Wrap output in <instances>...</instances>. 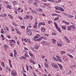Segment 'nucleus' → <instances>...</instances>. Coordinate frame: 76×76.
<instances>
[{"label":"nucleus","mask_w":76,"mask_h":76,"mask_svg":"<svg viewBox=\"0 0 76 76\" xmlns=\"http://www.w3.org/2000/svg\"><path fill=\"white\" fill-rule=\"evenodd\" d=\"M54 24L55 25L56 28L57 29V31H58L59 32H61V31L60 28H58V27L57 26V23H54Z\"/></svg>","instance_id":"nucleus-1"},{"label":"nucleus","mask_w":76,"mask_h":76,"mask_svg":"<svg viewBox=\"0 0 76 76\" xmlns=\"http://www.w3.org/2000/svg\"><path fill=\"white\" fill-rule=\"evenodd\" d=\"M51 64L53 67H54L55 69H58V66L56 64L52 63Z\"/></svg>","instance_id":"nucleus-2"},{"label":"nucleus","mask_w":76,"mask_h":76,"mask_svg":"<svg viewBox=\"0 0 76 76\" xmlns=\"http://www.w3.org/2000/svg\"><path fill=\"white\" fill-rule=\"evenodd\" d=\"M26 33L28 35H30V36H31V34H32V32H31V31L30 30H29V31H28V32H27Z\"/></svg>","instance_id":"nucleus-3"},{"label":"nucleus","mask_w":76,"mask_h":76,"mask_svg":"<svg viewBox=\"0 0 76 76\" xmlns=\"http://www.w3.org/2000/svg\"><path fill=\"white\" fill-rule=\"evenodd\" d=\"M72 28V27L71 26H68L67 27V29L68 31H71L72 30V29H71V28Z\"/></svg>","instance_id":"nucleus-4"},{"label":"nucleus","mask_w":76,"mask_h":76,"mask_svg":"<svg viewBox=\"0 0 76 76\" xmlns=\"http://www.w3.org/2000/svg\"><path fill=\"white\" fill-rule=\"evenodd\" d=\"M66 16L68 17V18H73V15H71L67 14L66 15Z\"/></svg>","instance_id":"nucleus-5"},{"label":"nucleus","mask_w":76,"mask_h":76,"mask_svg":"<svg viewBox=\"0 0 76 76\" xmlns=\"http://www.w3.org/2000/svg\"><path fill=\"white\" fill-rule=\"evenodd\" d=\"M61 7L57 6L55 7V9H56V10H61Z\"/></svg>","instance_id":"nucleus-6"},{"label":"nucleus","mask_w":76,"mask_h":76,"mask_svg":"<svg viewBox=\"0 0 76 76\" xmlns=\"http://www.w3.org/2000/svg\"><path fill=\"white\" fill-rule=\"evenodd\" d=\"M41 25H45V23H40L39 24V27Z\"/></svg>","instance_id":"nucleus-7"},{"label":"nucleus","mask_w":76,"mask_h":76,"mask_svg":"<svg viewBox=\"0 0 76 76\" xmlns=\"http://www.w3.org/2000/svg\"><path fill=\"white\" fill-rule=\"evenodd\" d=\"M28 2L30 4H31L33 3L32 0H28Z\"/></svg>","instance_id":"nucleus-8"},{"label":"nucleus","mask_w":76,"mask_h":76,"mask_svg":"<svg viewBox=\"0 0 76 76\" xmlns=\"http://www.w3.org/2000/svg\"><path fill=\"white\" fill-rule=\"evenodd\" d=\"M12 4L14 5H17L18 3H17V2L14 1L12 2Z\"/></svg>","instance_id":"nucleus-9"},{"label":"nucleus","mask_w":76,"mask_h":76,"mask_svg":"<svg viewBox=\"0 0 76 76\" xmlns=\"http://www.w3.org/2000/svg\"><path fill=\"white\" fill-rule=\"evenodd\" d=\"M41 31L42 32H45V28H42Z\"/></svg>","instance_id":"nucleus-10"},{"label":"nucleus","mask_w":76,"mask_h":76,"mask_svg":"<svg viewBox=\"0 0 76 76\" xmlns=\"http://www.w3.org/2000/svg\"><path fill=\"white\" fill-rule=\"evenodd\" d=\"M52 42H53V44L54 45L56 44V40L55 39H53Z\"/></svg>","instance_id":"nucleus-11"},{"label":"nucleus","mask_w":76,"mask_h":76,"mask_svg":"<svg viewBox=\"0 0 76 76\" xmlns=\"http://www.w3.org/2000/svg\"><path fill=\"white\" fill-rule=\"evenodd\" d=\"M62 22L65 23H66V24H67V25H69V23H68L64 20H63Z\"/></svg>","instance_id":"nucleus-12"},{"label":"nucleus","mask_w":76,"mask_h":76,"mask_svg":"<svg viewBox=\"0 0 76 76\" xmlns=\"http://www.w3.org/2000/svg\"><path fill=\"white\" fill-rule=\"evenodd\" d=\"M27 41L28 42L29 44H31V40L29 39H27Z\"/></svg>","instance_id":"nucleus-13"},{"label":"nucleus","mask_w":76,"mask_h":76,"mask_svg":"<svg viewBox=\"0 0 76 76\" xmlns=\"http://www.w3.org/2000/svg\"><path fill=\"white\" fill-rule=\"evenodd\" d=\"M8 48V46L6 45H5L4 47V49H6V48Z\"/></svg>","instance_id":"nucleus-14"},{"label":"nucleus","mask_w":76,"mask_h":76,"mask_svg":"<svg viewBox=\"0 0 76 76\" xmlns=\"http://www.w3.org/2000/svg\"><path fill=\"white\" fill-rule=\"evenodd\" d=\"M53 58L54 60H55V61H58V59H56V58L54 57H53Z\"/></svg>","instance_id":"nucleus-15"},{"label":"nucleus","mask_w":76,"mask_h":76,"mask_svg":"<svg viewBox=\"0 0 76 76\" xmlns=\"http://www.w3.org/2000/svg\"><path fill=\"white\" fill-rule=\"evenodd\" d=\"M61 1L60 0H58V1H55V3H60V2Z\"/></svg>","instance_id":"nucleus-16"},{"label":"nucleus","mask_w":76,"mask_h":76,"mask_svg":"<svg viewBox=\"0 0 76 76\" xmlns=\"http://www.w3.org/2000/svg\"><path fill=\"white\" fill-rule=\"evenodd\" d=\"M45 66H46V67L47 68H48V64H47V63H45Z\"/></svg>","instance_id":"nucleus-17"},{"label":"nucleus","mask_w":76,"mask_h":76,"mask_svg":"<svg viewBox=\"0 0 76 76\" xmlns=\"http://www.w3.org/2000/svg\"><path fill=\"white\" fill-rule=\"evenodd\" d=\"M34 4L35 7H38V4H37V3H36V2L34 3Z\"/></svg>","instance_id":"nucleus-18"},{"label":"nucleus","mask_w":76,"mask_h":76,"mask_svg":"<svg viewBox=\"0 0 76 76\" xmlns=\"http://www.w3.org/2000/svg\"><path fill=\"white\" fill-rule=\"evenodd\" d=\"M47 43V42L45 41H43V43L42 44V45H45Z\"/></svg>","instance_id":"nucleus-19"},{"label":"nucleus","mask_w":76,"mask_h":76,"mask_svg":"<svg viewBox=\"0 0 76 76\" xmlns=\"http://www.w3.org/2000/svg\"><path fill=\"white\" fill-rule=\"evenodd\" d=\"M30 63H33V64H35V63L33 61V60H30Z\"/></svg>","instance_id":"nucleus-20"},{"label":"nucleus","mask_w":76,"mask_h":76,"mask_svg":"<svg viewBox=\"0 0 76 76\" xmlns=\"http://www.w3.org/2000/svg\"><path fill=\"white\" fill-rule=\"evenodd\" d=\"M28 28H29V27H27V30H26V32H29V31H30V29H29Z\"/></svg>","instance_id":"nucleus-21"},{"label":"nucleus","mask_w":76,"mask_h":76,"mask_svg":"<svg viewBox=\"0 0 76 76\" xmlns=\"http://www.w3.org/2000/svg\"><path fill=\"white\" fill-rule=\"evenodd\" d=\"M68 56L69 57H70V58H73V57L70 54H69Z\"/></svg>","instance_id":"nucleus-22"},{"label":"nucleus","mask_w":76,"mask_h":76,"mask_svg":"<svg viewBox=\"0 0 76 76\" xmlns=\"http://www.w3.org/2000/svg\"><path fill=\"white\" fill-rule=\"evenodd\" d=\"M15 40H11L9 41L11 43H12V42H14Z\"/></svg>","instance_id":"nucleus-23"},{"label":"nucleus","mask_w":76,"mask_h":76,"mask_svg":"<svg viewBox=\"0 0 76 76\" xmlns=\"http://www.w3.org/2000/svg\"><path fill=\"white\" fill-rule=\"evenodd\" d=\"M12 74L13 75V76H15L16 75V74L15 75V73H14V71H12Z\"/></svg>","instance_id":"nucleus-24"},{"label":"nucleus","mask_w":76,"mask_h":76,"mask_svg":"<svg viewBox=\"0 0 76 76\" xmlns=\"http://www.w3.org/2000/svg\"><path fill=\"white\" fill-rule=\"evenodd\" d=\"M1 64L2 67H4V63H3V62H2Z\"/></svg>","instance_id":"nucleus-25"},{"label":"nucleus","mask_w":76,"mask_h":76,"mask_svg":"<svg viewBox=\"0 0 76 76\" xmlns=\"http://www.w3.org/2000/svg\"><path fill=\"white\" fill-rule=\"evenodd\" d=\"M57 46H58V47H61V46H62V45H61V44L59 43L57 45Z\"/></svg>","instance_id":"nucleus-26"},{"label":"nucleus","mask_w":76,"mask_h":76,"mask_svg":"<svg viewBox=\"0 0 76 76\" xmlns=\"http://www.w3.org/2000/svg\"><path fill=\"white\" fill-rule=\"evenodd\" d=\"M8 16H9V18H10L11 19H12L13 18V17L12 16V15H8Z\"/></svg>","instance_id":"nucleus-27"},{"label":"nucleus","mask_w":76,"mask_h":76,"mask_svg":"<svg viewBox=\"0 0 76 76\" xmlns=\"http://www.w3.org/2000/svg\"><path fill=\"white\" fill-rule=\"evenodd\" d=\"M62 27L63 29H66V26H62Z\"/></svg>","instance_id":"nucleus-28"},{"label":"nucleus","mask_w":76,"mask_h":76,"mask_svg":"<svg viewBox=\"0 0 76 76\" xmlns=\"http://www.w3.org/2000/svg\"><path fill=\"white\" fill-rule=\"evenodd\" d=\"M58 66H59V67H61V69H63V68H62V67H63V66H62L61 65V64H58Z\"/></svg>","instance_id":"nucleus-29"},{"label":"nucleus","mask_w":76,"mask_h":76,"mask_svg":"<svg viewBox=\"0 0 76 76\" xmlns=\"http://www.w3.org/2000/svg\"><path fill=\"white\" fill-rule=\"evenodd\" d=\"M16 55H17V53H16V52H14V56L15 57H16Z\"/></svg>","instance_id":"nucleus-30"},{"label":"nucleus","mask_w":76,"mask_h":76,"mask_svg":"<svg viewBox=\"0 0 76 76\" xmlns=\"http://www.w3.org/2000/svg\"><path fill=\"white\" fill-rule=\"evenodd\" d=\"M7 8H9V9H11V6L8 5V6L7 7Z\"/></svg>","instance_id":"nucleus-31"},{"label":"nucleus","mask_w":76,"mask_h":76,"mask_svg":"<svg viewBox=\"0 0 76 76\" xmlns=\"http://www.w3.org/2000/svg\"><path fill=\"white\" fill-rule=\"evenodd\" d=\"M40 6V7H42V8H45V7L44 5H43L41 4Z\"/></svg>","instance_id":"nucleus-32"},{"label":"nucleus","mask_w":76,"mask_h":76,"mask_svg":"<svg viewBox=\"0 0 76 76\" xmlns=\"http://www.w3.org/2000/svg\"><path fill=\"white\" fill-rule=\"evenodd\" d=\"M39 10L40 12H42V9L40 8L39 9Z\"/></svg>","instance_id":"nucleus-33"},{"label":"nucleus","mask_w":76,"mask_h":76,"mask_svg":"<svg viewBox=\"0 0 76 76\" xmlns=\"http://www.w3.org/2000/svg\"><path fill=\"white\" fill-rule=\"evenodd\" d=\"M63 54H65L66 52L64 51H62V52H61V55H62V54H63Z\"/></svg>","instance_id":"nucleus-34"},{"label":"nucleus","mask_w":76,"mask_h":76,"mask_svg":"<svg viewBox=\"0 0 76 76\" xmlns=\"http://www.w3.org/2000/svg\"><path fill=\"white\" fill-rule=\"evenodd\" d=\"M71 28H72V29H75V26L73 25H72V26H71Z\"/></svg>","instance_id":"nucleus-35"},{"label":"nucleus","mask_w":76,"mask_h":76,"mask_svg":"<svg viewBox=\"0 0 76 76\" xmlns=\"http://www.w3.org/2000/svg\"><path fill=\"white\" fill-rule=\"evenodd\" d=\"M41 40V38H39V39H36V41H40Z\"/></svg>","instance_id":"nucleus-36"},{"label":"nucleus","mask_w":76,"mask_h":76,"mask_svg":"<svg viewBox=\"0 0 76 76\" xmlns=\"http://www.w3.org/2000/svg\"><path fill=\"white\" fill-rule=\"evenodd\" d=\"M6 37H7L8 38H11V37H10V35H7L6 36Z\"/></svg>","instance_id":"nucleus-37"},{"label":"nucleus","mask_w":76,"mask_h":76,"mask_svg":"<svg viewBox=\"0 0 76 76\" xmlns=\"http://www.w3.org/2000/svg\"><path fill=\"white\" fill-rule=\"evenodd\" d=\"M66 42H68V43H70V40H69V39H67L66 40Z\"/></svg>","instance_id":"nucleus-38"},{"label":"nucleus","mask_w":76,"mask_h":76,"mask_svg":"<svg viewBox=\"0 0 76 76\" xmlns=\"http://www.w3.org/2000/svg\"><path fill=\"white\" fill-rule=\"evenodd\" d=\"M2 34H3V32L4 33V32L3 31V29L2 28L1 30Z\"/></svg>","instance_id":"nucleus-39"},{"label":"nucleus","mask_w":76,"mask_h":76,"mask_svg":"<svg viewBox=\"0 0 76 76\" xmlns=\"http://www.w3.org/2000/svg\"><path fill=\"white\" fill-rule=\"evenodd\" d=\"M60 11H62V12H63L64 11V10L62 8H61V10H60Z\"/></svg>","instance_id":"nucleus-40"},{"label":"nucleus","mask_w":76,"mask_h":76,"mask_svg":"<svg viewBox=\"0 0 76 76\" xmlns=\"http://www.w3.org/2000/svg\"><path fill=\"white\" fill-rule=\"evenodd\" d=\"M56 57L58 59H59L60 58V56H56Z\"/></svg>","instance_id":"nucleus-41"},{"label":"nucleus","mask_w":76,"mask_h":76,"mask_svg":"<svg viewBox=\"0 0 76 76\" xmlns=\"http://www.w3.org/2000/svg\"><path fill=\"white\" fill-rule=\"evenodd\" d=\"M17 43L18 44V45H19V44H20V42L19 40H17Z\"/></svg>","instance_id":"nucleus-42"},{"label":"nucleus","mask_w":76,"mask_h":76,"mask_svg":"<svg viewBox=\"0 0 76 76\" xmlns=\"http://www.w3.org/2000/svg\"><path fill=\"white\" fill-rule=\"evenodd\" d=\"M31 49L32 50V51H35V50H34V48L32 47L31 48Z\"/></svg>","instance_id":"nucleus-43"},{"label":"nucleus","mask_w":76,"mask_h":76,"mask_svg":"<svg viewBox=\"0 0 76 76\" xmlns=\"http://www.w3.org/2000/svg\"><path fill=\"white\" fill-rule=\"evenodd\" d=\"M26 68H27V71H28V70H29V69H28V66H27V65H26Z\"/></svg>","instance_id":"nucleus-44"},{"label":"nucleus","mask_w":76,"mask_h":76,"mask_svg":"<svg viewBox=\"0 0 76 76\" xmlns=\"http://www.w3.org/2000/svg\"><path fill=\"white\" fill-rule=\"evenodd\" d=\"M23 72H24L25 73H26V71L24 69H23Z\"/></svg>","instance_id":"nucleus-45"},{"label":"nucleus","mask_w":76,"mask_h":76,"mask_svg":"<svg viewBox=\"0 0 76 76\" xmlns=\"http://www.w3.org/2000/svg\"><path fill=\"white\" fill-rule=\"evenodd\" d=\"M9 45H11V46H13V44L12 43H10L9 44Z\"/></svg>","instance_id":"nucleus-46"},{"label":"nucleus","mask_w":76,"mask_h":76,"mask_svg":"<svg viewBox=\"0 0 76 76\" xmlns=\"http://www.w3.org/2000/svg\"><path fill=\"white\" fill-rule=\"evenodd\" d=\"M10 56H11V57H13V53H10Z\"/></svg>","instance_id":"nucleus-47"},{"label":"nucleus","mask_w":76,"mask_h":76,"mask_svg":"<svg viewBox=\"0 0 76 76\" xmlns=\"http://www.w3.org/2000/svg\"><path fill=\"white\" fill-rule=\"evenodd\" d=\"M52 35H56V34L55 33L53 32L52 33Z\"/></svg>","instance_id":"nucleus-48"},{"label":"nucleus","mask_w":76,"mask_h":76,"mask_svg":"<svg viewBox=\"0 0 76 76\" xmlns=\"http://www.w3.org/2000/svg\"><path fill=\"white\" fill-rule=\"evenodd\" d=\"M16 32L17 34H20V32H19V31H17Z\"/></svg>","instance_id":"nucleus-49"},{"label":"nucleus","mask_w":76,"mask_h":76,"mask_svg":"<svg viewBox=\"0 0 76 76\" xmlns=\"http://www.w3.org/2000/svg\"><path fill=\"white\" fill-rule=\"evenodd\" d=\"M9 64H11V61L10 59L9 60Z\"/></svg>","instance_id":"nucleus-50"},{"label":"nucleus","mask_w":76,"mask_h":76,"mask_svg":"<svg viewBox=\"0 0 76 76\" xmlns=\"http://www.w3.org/2000/svg\"><path fill=\"white\" fill-rule=\"evenodd\" d=\"M23 59H24L25 60H26V57H25L24 56H23Z\"/></svg>","instance_id":"nucleus-51"},{"label":"nucleus","mask_w":76,"mask_h":76,"mask_svg":"<svg viewBox=\"0 0 76 76\" xmlns=\"http://www.w3.org/2000/svg\"><path fill=\"white\" fill-rule=\"evenodd\" d=\"M50 2H52V3H54V0H50Z\"/></svg>","instance_id":"nucleus-52"},{"label":"nucleus","mask_w":76,"mask_h":76,"mask_svg":"<svg viewBox=\"0 0 76 76\" xmlns=\"http://www.w3.org/2000/svg\"><path fill=\"white\" fill-rule=\"evenodd\" d=\"M20 59L21 60H23V56L20 58Z\"/></svg>","instance_id":"nucleus-53"},{"label":"nucleus","mask_w":76,"mask_h":76,"mask_svg":"<svg viewBox=\"0 0 76 76\" xmlns=\"http://www.w3.org/2000/svg\"><path fill=\"white\" fill-rule=\"evenodd\" d=\"M64 38L65 39H66H66H68V38H67V37L66 36H65L64 37Z\"/></svg>","instance_id":"nucleus-54"},{"label":"nucleus","mask_w":76,"mask_h":76,"mask_svg":"<svg viewBox=\"0 0 76 76\" xmlns=\"http://www.w3.org/2000/svg\"><path fill=\"white\" fill-rule=\"evenodd\" d=\"M73 51H74L73 50H72V49H71L70 50V52H71V53H73Z\"/></svg>","instance_id":"nucleus-55"},{"label":"nucleus","mask_w":76,"mask_h":76,"mask_svg":"<svg viewBox=\"0 0 76 76\" xmlns=\"http://www.w3.org/2000/svg\"><path fill=\"white\" fill-rule=\"evenodd\" d=\"M25 57H28V54H27V53L25 54Z\"/></svg>","instance_id":"nucleus-56"},{"label":"nucleus","mask_w":76,"mask_h":76,"mask_svg":"<svg viewBox=\"0 0 76 76\" xmlns=\"http://www.w3.org/2000/svg\"><path fill=\"white\" fill-rule=\"evenodd\" d=\"M11 30L12 31H15V30L14 29V28H11Z\"/></svg>","instance_id":"nucleus-57"},{"label":"nucleus","mask_w":76,"mask_h":76,"mask_svg":"<svg viewBox=\"0 0 76 76\" xmlns=\"http://www.w3.org/2000/svg\"><path fill=\"white\" fill-rule=\"evenodd\" d=\"M34 38H36V39H37L38 38V37L37 35L34 37Z\"/></svg>","instance_id":"nucleus-58"},{"label":"nucleus","mask_w":76,"mask_h":76,"mask_svg":"<svg viewBox=\"0 0 76 76\" xmlns=\"http://www.w3.org/2000/svg\"><path fill=\"white\" fill-rule=\"evenodd\" d=\"M6 30H7V31H9V28H8L6 27Z\"/></svg>","instance_id":"nucleus-59"},{"label":"nucleus","mask_w":76,"mask_h":76,"mask_svg":"<svg viewBox=\"0 0 76 76\" xmlns=\"http://www.w3.org/2000/svg\"><path fill=\"white\" fill-rule=\"evenodd\" d=\"M30 55V56L32 57H34V55H33V54H31V55Z\"/></svg>","instance_id":"nucleus-60"},{"label":"nucleus","mask_w":76,"mask_h":76,"mask_svg":"<svg viewBox=\"0 0 76 76\" xmlns=\"http://www.w3.org/2000/svg\"><path fill=\"white\" fill-rule=\"evenodd\" d=\"M35 49H36L37 50H38V47H37V46L35 47Z\"/></svg>","instance_id":"nucleus-61"},{"label":"nucleus","mask_w":76,"mask_h":76,"mask_svg":"<svg viewBox=\"0 0 76 76\" xmlns=\"http://www.w3.org/2000/svg\"><path fill=\"white\" fill-rule=\"evenodd\" d=\"M4 15H3L2 14H0V17H3Z\"/></svg>","instance_id":"nucleus-62"},{"label":"nucleus","mask_w":76,"mask_h":76,"mask_svg":"<svg viewBox=\"0 0 76 76\" xmlns=\"http://www.w3.org/2000/svg\"><path fill=\"white\" fill-rule=\"evenodd\" d=\"M45 58V56H43V57H42V58L43 59L44 58Z\"/></svg>","instance_id":"nucleus-63"},{"label":"nucleus","mask_w":76,"mask_h":76,"mask_svg":"<svg viewBox=\"0 0 76 76\" xmlns=\"http://www.w3.org/2000/svg\"><path fill=\"white\" fill-rule=\"evenodd\" d=\"M48 23H49V24H51V21H48Z\"/></svg>","instance_id":"nucleus-64"}]
</instances>
